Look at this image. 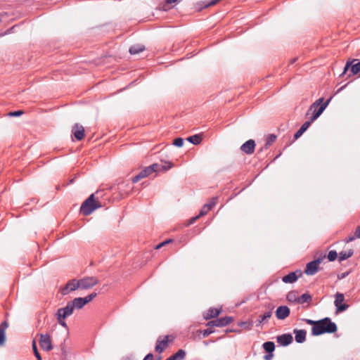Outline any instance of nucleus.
<instances>
[{"instance_id":"f257e3e1","label":"nucleus","mask_w":360,"mask_h":360,"mask_svg":"<svg viewBox=\"0 0 360 360\" xmlns=\"http://www.w3.org/2000/svg\"><path fill=\"white\" fill-rule=\"evenodd\" d=\"M331 98L326 101L324 103H322L323 101V98H320L315 103H314L309 110V111H313L312 116L311 117V121L305 122L301 127L298 129V131L295 134V139H298L302 134L309 127L311 122L316 120L323 112L326 108L328 106L329 102L330 101Z\"/></svg>"},{"instance_id":"f03ea898","label":"nucleus","mask_w":360,"mask_h":360,"mask_svg":"<svg viewBox=\"0 0 360 360\" xmlns=\"http://www.w3.org/2000/svg\"><path fill=\"white\" fill-rule=\"evenodd\" d=\"M317 323L316 326L311 328V334L313 335L317 336L323 333H333L337 331L336 324L330 318H324L317 321Z\"/></svg>"},{"instance_id":"7ed1b4c3","label":"nucleus","mask_w":360,"mask_h":360,"mask_svg":"<svg viewBox=\"0 0 360 360\" xmlns=\"http://www.w3.org/2000/svg\"><path fill=\"white\" fill-rule=\"evenodd\" d=\"M99 201L94 199V194H91L82 205L80 212L84 216H88L95 210L101 207Z\"/></svg>"},{"instance_id":"20e7f679","label":"nucleus","mask_w":360,"mask_h":360,"mask_svg":"<svg viewBox=\"0 0 360 360\" xmlns=\"http://www.w3.org/2000/svg\"><path fill=\"white\" fill-rule=\"evenodd\" d=\"M96 292H92L85 297H76L73 300L69 302L70 304L72 307V309H80L85 304L90 302L94 298L96 297Z\"/></svg>"},{"instance_id":"39448f33","label":"nucleus","mask_w":360,"mask_h":360,"mask_svg":"<svg viewBox=\"0 0 360 360\" xmlns=\"http://www.w3.org/2000/svg\"><path fill=\"white\" fill-rule=\"evenodd\" d=\"M160 165L158 164H153L152 165L146 167L143 170H141L137 175L134 176L132 178V182L136 183L139 180L147 177L148 176L150 175L153 172H159L160 171Z\"/></svg>"},{"instance_id":"423d86ee","label":"nucleus","mask_w":360,"mask_h":360,"mask_svg":"<svg viewBox=\"0 0 360 360\" xmlns=\"http://www.w3.org/2000/svg\"><path fill=\"white\" fill-rule=\"evenodd\" d=\"M39 335V346L46 352H49L53 349L51 336L48 334L40 333Z\"/></svg>"},{"instance_id":"0eeeda50","label":"nucleus","mask_w":360,"mask_h":360,"mask_svg":"<svg viewBox=\"0 0 360 360\" xmlns=\"http://www.w3.org/2000/svg\"><path fill=\"white\" fill-rule=\"evenodd\" d=\"M81 289H89L96 285L98 281L96 277H86L77 281Z\"/></svg>"},{"instance_id":"6e6552de","label":"nucleus","mask_w":360,"mask_h":360,"mask_svg":"<svg viewBox=\"0 0 360 360\" xmlns=\"http://www.w3.org/2000/svg\"><path fill=\"white\" fill-rule=\"evenodd\" d=\"M233 318L231 316H225L217 319L213 321H210L207 323V326L211 327H224L229 324H230L233 321Z\"/></svg>"},{"instance_id":"1a4fd4ad","label":"nucleus","mask_w":360,"mask_h":360,"mask_svg":"<svg viewBox=\"0 0 360 360\" xmlns=\"http://www.w3.org/2000/svg\"><path fill=\"white\" fill-rule=\"evenodd\" d=\"M323 258H318L309 262L307 264L306 269L304 271L305 274L307 275H314L319 270V266L322 262Z\"/></svg>"},{"instance_id":"9d476101","label":"nucleus","mask_w":360,"mask_h":360,"mask_svg":"<svg viewBox=\"0 0 360 360\" xmlns=\"http://www.w3.org/2000/svg\"><path fill=\"white\" fill-rule=\"evenodd\" d=\"M344 300L345 297L342 293L337 292L335 294L334 304L336 307L337 312H342L349 307L348 304H343Z\"/></svg>"},{"instance_id":"9b49d317","label":"nucleus","mask_w":360,"mask_h":360,"mask_svg":"<svg viewBox=\"0 0 360 360\" xmlns=\"http://www.w3.org/2000/svg\"><path fill=\"white\" fill-rule=\"evenodd\" d=\"M169 338V335L158 338L155 348L156 352L162 353L167 347Z\"/></svg>"},{"instance_id":"f8f14e48","label":"nucleus","mask_w":360,"mask_h":360,"mask_svg":"<svg viewBox=\"0 0 360 360\" xmlns=\"http://www.w3.org/2000/svg\"><path fill=\"white\" fill-rule=\"evenodd\" d=\"M356 60H357L354 59L352 61L347 62V63H346V65L345 66L342 75L346 74V72H347V70L349 68H350V70H351V73H352L351 75H356L357 73H359L360 72V61L358 62L357 63L352 64L354 62H355Z\"/></svg>"},{"instance_id":"ddd939ff","label":"nucleus","mask_w":360,"mask_h":360,"mask_svg":"<svg viewBox=\"0 0 360 360\" xmlns=\"http://www.w3.org/2000/svg\"><path fill=\"white\" fill-rule=\"evenodd\" d=\"M78 280L76 279H72L69 281L66 285L62 288L61 292L63 295H65L70 293L72 291H74L77 290V288H79Z\"/></svg>"},{"instance_id":"4468645a","label":"nucleus","mask_w":360,"mask_h":360,"mask_svg":"<svg viewBox=\"0 0 360 360\" xmlns=\"http://www.w3.org/2000/svg\"><path fill=\"white\" fill-rule=\"evenodd\" d=\"M74 311L72 307L68 302L65 307L60 308L57 311L56 316L66 319L70 316Z\"/></svg>"},{"instance_id":"2eb2a0df","label":"nucleus","mask_w":360,"mask_h":360,"mask_svg":"<svg viewBox=\"0 0 360 360\" xmlns=\"http://www.w3.org/2000/svg\"><path fill=\"white\" fill-rule=\"evenodd\" d=\"M255 142L254 140L252 139H250L248 141H247L245 143H244L241 146H240V150L248 154V155H250V154H252L255 151Z\"/></svg>"},{"instance_id":"dca6fc26","label":"nucleus","mask_w":360,"mask_h":360,"mask_svg":"<svg viewBox=\"0 0 360 360\" xmlns=\"http://www.w3.org/2000/svg\"><path fill=\"white\" fill-rule=\"evenodd\" d=\"M72 135L77 141H81L84 136V128L78 124H75L72 129Z\"/></svg>"},{"instance_id":"f3484780","label":"nucleus","mask_w":360,"mask_h":360,"mask_svg":"<svg viewBox=\"0 0 360 360\" xmlns=\"http://www.w3.org/2000/svg\"><path fill=\"white\" fill-rule=\"evenodd\" d=\"M290 311L287 306H280L276 311V316L278 319L283 320L290 315Z\"/></svg>"},{"instance_id":"a211bd4d","label":"nucleus","mask_w":360,"mask_h":360,"mask_svg":"<svg viewBox=\"0 0 360 360\" xmlns=\"http://www.w3.org/2000/svg\"><path fill=\"white\" fill-rule=\"evenodd\" d=\"M292 336L290 333H285L277 337V342L281 346H288L292 343Z\"/></svg>"},{"instance_id":"6ab92c4d","label":"nucleus","mask_w":360,"mask_h":360,"mask_svg":"<svg viewBox=\"0 0 360 360\" xmlns=\"http://www.w3.org/2000/svg\"><path fill=\"white\" fill-rule=\"evenodd\" d=\"M8 327L7 321H3L0 325V345H4L6 341V330Z\"/></svg>"},{"instance_id":"aec40b11","label":"nucleus","mask_w":360,"mask_h":360,"mask_svg":"<svg viewBox=\"0 0 360 360\" xmlns=\"http://www.w3.org/2000/svg\"><path fill=\"white\" fill-rule=\"evenodd\" d=\"M294 333L295 335V339L297 342L302 343L305 341L307 334L306 330L295 329Z\"/></svg>"},{"instance_id":"412c9836","label":"nucleus","mask_w":360,"mask_h":360,"mask_svg":"<svg viewBox=\"0 0 360 360\" xmlns=\"http://www.w3.org/2000/svg\"><path fill=\"white\" fill-rule=\"evenodd\" d=\"M298 276H299L297 275V272H290V274L284 276L282 278V281L285 283H292L297 280Z\"/></svg>"},{"instance_id":"4be33fe9","label":"nucleus","mask_w":360,"mask_h":360,"mask_svg":"<svg viewBox=\"0 0 360 360\" xmlns=\"http://www.w3.org/2000/svg\"><path fill=\"white\" fill-rule=\"evenodd\" d=\"M220 314V310L215 308H210L208 311L205 314L204 318L206 320L211 319L212 318H215L218 316Z\"/></svg>"},{"instance_id":"5701e85b","label":"nucleus","mask_w":360,"mask_h":360,"mask_svg":"<svg viewBox=\"0 0 360 360\" xmlns=\"http://www.w3.org/2000/svg\"><path fill=\"white\" fill-rule=\"evenodd\" d=\"M354 254V251L352 249H349L348 250L341 251L339 253L338 259L340 262H342L350 257H352Z\"/></svg>"},{"instance_id":"b1692460","label":"nucleus","mask_w":360,"mask_h":360,"mask_svg":"<svg viewBox=\"0 0 360 360\" xmlns=\"http://www.w3.org/2000/svg\"><path fill=\"white\" fill-rule=\"evenodd\" d=\"M145 49V46L141 44H135L129 48V53L131 55L137 54Z\"/></svg>"},{"instance_id":"393cba45","label":"nucleus","mask_w":360,"mask_h":360,"mask_svg":"<svg viewBox=\"0 0 360 360\" xmlns=\"http://www.w3.org/2000/svg\"><path fill=\"white\" fill-rule=\"evenodd\" d=\"M186 140L194 145H198L202 141V136L200 134H195L188 136Z\"/></svg>"},{"instance_id":"a878e982","label":"nucleus","mask_w":360,"mask_h":360,"mask_svg":"<svg viewBox=\"0 0 360 360\" xmlns=\"http://www.w3.org/2000/svg\"><path fill=\"white\" fill-rule=\"evenodd\" d=\"M185 356L186 352L184 349H179L170 357L172 360H183L185 358Z\"/></svg>"},{"instance_id":"bb28decb","label":"nucleus","mask_w":360,"mask_h":360,"mask_svg":"<svg viewBox=\"0 0 360 360\" xmlns=\"http://www.w3.org/2000/svg\"><path fill=\"white\" fill-rule=\"evenodd\" d=\"M263 348L267 353H273L275 349V345L273 342L268 341L263 344Z\"/></svg>"},{"instance_id":"cd10ccee","label":"nucleus","mask_w":360,"mask_h":360,"mask_svg":"<svg viewBox=\"0 0 360 360\" xmlns=\"http://www.w3.org/2000/svg\"><path fill=\"white\" fill-rule=\"evenodd\" d=\"M210 210L208 207V205H205V204L203 205V207H202V209L200 210L199 214L197 217L192 218L191 223L194 222L199 217L207 214Z\"/></svg>"},{"instance_id":"c85d7f7f","label":"nucleus","mask_w":360,"mask_h":360,"mask_svg":"<svg viewBox=\"0 0 360 360\" xmlns=\"http://www.w3.org/2000/svg\"><path fill=\"white\" fill-rule=\"evenodd\" d=\"M272 315L271 310L266 311L264 314L259 316V324L262 323L264 321L268 320Z\"/></svg>"},{"instance_id":"c756f323","label":"nucleus","mask_w":360,"mask_h":360,"mask_svg":"<svg viewBox=\"0 0 360 360\" xmlns=\"http://www.w3.org/2000/svg\"><path fill=\"white\" fill-rule=\"evenodd\" d=\"M287 300L289 302H298L299 296L297 295V292L291 291V292H288V294L287 295Z\"/></svg>"},{"instance_id":"7c9ffc66","label":"nucleus","mask_w":360,"mask_h":360,"mask_svg":"<svg viewBox=\"0 0 360 360\" xmlns=\"http://www.w3.org/2000/svg\"><path fill=\"white\" fill-rule=\"evenodd\" d=\"M311 300V296L309 293H304L301 296H299L298 303L309 302Z\"/></svg>"},{"instance_id":"2f4dec72","label":"nucleus","mask_w":360,"mask_h":360,"mask_svg":"<svg viewBox=\"0 0 360 360\" xmlns=\"http://www.w3.org/2000/svg\"><path fill=\"white\" fill-rule=\"evenodd\" d=\"M276 139V136L274 134H269L266 139L265 147L268 148L271 146Z\"/></svg>"},{"instance_id":"473e14b6","label":"nucleus","mask_w":360,"mask_h":360,"mask_svg":"<svg viewBox=\"0 0 360 360\" xmlns=\"http://www.w3.org/2000/svg\"><path fill=\"white\" fill-rule=\"evenodd\" d=\"M32 350H33L34 354L36 356V358L37 359V360H42L41 356L37 349V343L34 340L32 341Z\"/></svg>"},{"instance_id":"72a5a7b5","label":"nucleus","mask_w":360,"mask_h":360,"mask_svg":"<svg viewBox=\"0 0 360 360\" xmlns=\"http://www.w3.org/2000/svg\"><path fill=\"white\" fill-rule=\"evenodd\" d=\"M238 326L243 328L250 330L252 327V323L250 321H241L238 323Z\"/></svg>"},{"instance_id":"f704fd0d","label":"nucleus","mask_w":360,"mask_h":360,"mask_svg":"<svg viewBox=\"0 0 360 360\" xmlns=\"http://www.w3.org/2000/svg\"><path fill=\"white\" fill-rule=\"evenodd\" d=\"M327 257L329 261L333 262L337 258L338 253L335 250H330L329 251Z\"/></svg>"},{"instance_id":"c9c22d12","label":"nucleus","mask_w":360,"mask_h":360,"mask_svg":"<svg viewBox=\"0 0 360 360\" xmlns=\"http://www.w3.org/2000/svg\"><path fill=\"white\" fill-rule=\"evenodd\" d=\"M184 142L182 138H176L174 140L173 144L177 147H181L184 145Z\"/></svg>"},{"instance_id":"e433bc0d","label":"nucleus","mask_w":360,"mask_h":360,"mask_svg":"<svg viewBox=\"0 0 360 360\" xmlns=\"http://www.w3.org/2000/svg\"><path fill=\"white\" fill-rule=\"evenodd\" d=\"M217 200V198H212L208 203L205 204V205H208V207L211 210L216 205Z\"/></svg>"},{"instance_id":"4c0bfd02","label":"nucleus","mask_w":360,"mask_h":360,"mask_svg":"<svg viewBox=\"0 0 360 360\" xmlns=\"http://www.w3.org/2000/svg\"><path fill=\"white\" fill-rule=\"evenodd\" d=\"M65 318H61L60 316H57V321L58 322V323L63 326L64 328H67V324H66V322L65 321Z\"/></svg>"},{"instance_id":"58836bf2","label":"nucleus","mask_w":360,"mask_h":360,"mask_svg":"<svg viewBox=\"0 0 360 360\" xmlns=\"http://www.w3.org/2000/svg\"><path fill=\"white\" fill-rule=\"evenodd\" d=\"M23 114L22 110H17L13 112H10L8 115L12 117H18Z\"/></svg>"},{"instance_id":"ea45409f","label":"nucleus","mask_w":360,"mask_h":360,"mask_svg":"<svg viewBox=\"0 0 360 360\" xmlns=\"http://www.w3.org/2000/svg\"><path fill=\"white\" fill-rule=\"evenodd\" d=\"M305 322L313 326V327L316 326V324H318L317 321H313L311 319H305Z\"/></svg>"},{"instance_id":"a19ab883","label":"nucleus","mask_w":360,"mask_h":360,"mask_svg":"<svg viewBox=\"0 0 360 360\" xmlns=\"http://www.w3.org/2000/svg\"><path fill=\"white\" fill-rule=\"evenodd\" d=\"M214 332L213 330L210 328H207L203 331L202 335L204 338L208 336L209 335L212 334Z\"/></svg>"},{"instance_id":"79ce46f5","label":"nucleus","mask_w":360,"mask_h":360,"mask_svg":"<svg viewBox=\"0 0 360 360\" xmlns=\"http://www.w3.org/2000/svg\"><path fill=\"white\" fill-rule=\"evenodd\" d=\"M170 242H172V240H165V241H164L162 243H160V244H158L156 246V249H160V248H162V246L165 245L166 244H168Z\"/></svg>"},{"instance_id":"37998d69","label":"nucleus","mask_w":360,"mask_h":360,"mask_svg":"<svg viewBox=\"0 0 360 360\" xmlns=\"http://www.w3.org/2000/svg\"><path fill=\"white\" fill-rule=\"evenodd\" d=\"M354 234L356 238H360V225L356 227Z\"/></svg>"},{"instance_id":"c03bdc74","label":"nucleus","mask_w":360,"mask_h":360,"mask_svg":"<svg viewBox=\"0 0 360 360\" xmlns=\"http://www.w3.org/2000/svg\"><path fill=\"white\" fill-rule=\"evenodd\" d=\"M219 1L220 0H212V1H209L205 6L207 7V6H214L216 4H217Z\"/></svg>"},{"instance_id":"a18cd8bd","label":"nucleus","mask_w":360,"mask_h":360,"mask_svg":"<svg viewBox=\"0 0 360 360\" xmlns=\"http://www.w3.org/2000/svg\"><path fill=\"white\" fill-rule=\"evenodd\" d=\"M273 353H269L264 356V360H271L273 358Z\"/></svg>"},{"instance_id":"49530a36","label":"nucleus","mask_w":360,"mask_h":360,"mask_svg":"<svg viewBox=\"0 0 360 360\" xmlns=\"http://www.w3.org/2000/svg\"><path fill=\"white\" fill-rule=\"evenodd\" d=\"M153 354L150 353V354H148L145 358L143 359V360H153Z\"/></svg>"},{"instance_id":"de8ad7c7","label":"nucleus","mask_w":360,"mask_h":360,"mask_svg":"<svg viewBox=\"0 0 360 360\" xmlns=\"http://www.w3.org/2000/svg\"><path fill=\"white\" fill-rule=\"evenodd\" d=\"M355 238H356L355 237V235H354V236H349V237H348V238H347L346 242H347V243L352 242V241H353Z\"/></svg>"},{"instance_id":"09e8293b","label":"nucleus","mask_w":360,"mask_h":360,"mask_svg":"<svg viewBox=\"0 0 360 360\" xmlns=\"http://www.w3.org/2000/svg\"><path fill=\"white\" fill-rule=\"evenodd\" d=\"M167 4L175 3L177 0H165Z\"/></svg>"},{"instance_id":"8fccbe9b","label":"nucleus","mask_w":360,"mask_h":360,"mask_svg":"<svg viewBox=\"0 0 360 360\" xmlns=\"http://www.w3.org/2000/svg\"><path fill=\"white\" fill-rule=\"evenodd\" d=\"M171 167H172V165H169V166H168V167H167V168H163V169H164V170H167V169H169V168H171Z\"/></svg>"},{"instance_id":"3c124183","label":"nucleus","mask_w":360,"mask_h":360,"mask_svg":"<svg viewBox=\"0 0 360 360\" xmlns=\"http://www.w3.org/2000/svg\"><path fill=\"white\" fill-rule=\"evenodd\" d=\"M166 360H172V359H171V357L169 356V358H167Z\"/></svg>"},{"instance_id":"603ef678","label":"nucleus","mask_w":360,"mask_h":360,"mask_svg":"<svg viewBox=\"0 0 360 360\" xmlns=\"http://www.w3.org/2000/svg\"><path fill=\"white\" fill-rule=\"evenodd\" d=\"M124 360H133V359H129V358H127V359H124Z\"/></svg>"},{"instance_id":"864d4df0","label":"nucleus","mask_w":360,"mask_h":360,"mask_svg":"<svg viewBox=\"0 0 360 360\" xmlns=\"http://www.w3.org/2000/svg\"><path fill=\"white\" fill-rule=\"evenodd\" d=\"M160 359H161V358H160V356L157 360H160Z\"/></svg>"}]
</instances>
